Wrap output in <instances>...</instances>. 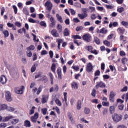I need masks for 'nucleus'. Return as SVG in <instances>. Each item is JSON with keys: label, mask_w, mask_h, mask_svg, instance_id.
I'll return each mask as SVG.
<instances>
[{"label": "nucleus", "mask_w": 128, "mask_h": 128, "mask_svg": "<svg viewBox=\"0 0 128 128\" xmlns=\"http://www.w3.org/2000/svg\"><path fill=\"white\" fill-rule=\"evenodd\" d=\"M112 118L114 122H118L122 120V114H118L116 113H114V115L112 116Z\"/></svg>", "instance_id": "obj_1"}, {"label": "nucleus", "mask_w": 128, "mask_h": 128, "mask_svg": "<svg viewBox=\"0 0 128 128\" xmlns=\"http://www.w3.org/2000/svg\"><path fill=\"white\" fill-rule=\"evenodd\" d=\"M24 86H21L20 87H16L14 88V92L18 94H24Z\"/></svg>", "instance_id": "obj_2"}, {"label": "nucleus", "mask_w": 128, "mask_h": 128, "mask_svg": "<svg viewBox=\"0 0 128 128\" xmlns=\"http://www.w3.org/2000/svg\"><path fill=\"white\" fill-rule=\"evenodd\" d=\"M82 38L84 40H85V42H92V36L89 34H84V35H83Z\"/></svg>", "instance_id": "obj_3"}, {"label": "nucleus", "mask_w": 128, "mask_h": 128, "mask_svg": "<svg viewBox=\"0 0 128 128\" xmlns=\"http://www.w3.org/2000/svg\"><path fill=\"white\" fill-rule=\"evenodd\" d=\"M99 88H106V84H104L102 81L97 82L96 86V90H98Z\"/></svg>", "instance_id": "obj_4"}, {"label": "nucleus", "mask_w": 128, "mask_h": 128, "mask_svg": "<svg viewBox=\"0 0 128 128\" xmlns=\"http://www.w3.org/2000/svg\"><path fill=\"white\" fill-rule=\"evenodd\" d=\"M45 6L46 7V10L50 12L52 8V4L50 2V1L48 0L45 3Z\"/></svg>", "instance_id": "obj_5"}, {"label": "nucleus", "mask_w": 128, "mask_h": 128, "mask_svg": "<svg viewBox=\"0 0 128 128\" xmlns=\"http://www.w3.org/2000/svg\"><path fill=\"white\" fill-rule=\"evenodd\" d=\"M38 118V113L36 112L34 116H31L30 120L32 122L36 123V120Z\"/></svg>", "instance_id": "obj_6"}, {"label": "nucleus", "mask_w": 128, "mask_h": 128, "mask_svg": "<svg viewBox=\"0 0 128 128\" xmlns=\"http://www.w3.org/2000/svg\"><path fill=\"white\" fill-rule=\"evenodd\" d=\"M6 98L8 102H12V98L10 92L8 91L6 92Z\"/></svg>", "instance_id": "obj_7"}, {"label": "nucleus", "mask_w": 128, "mask_h": 128, "mask_svg": "<svg viewBox=\"0 0 128 128\" xmlns=\"http://www.w3.org/2000/svg\"><path fill=\"white\" fill-rule=\"evenodd\" d=\"M92 70H94L92 64V63L89 62L86 66V70L88 72H92Z\"/></svg>", "instance_id": "obj_8"}, {"label": "nucleus", "mask_w": 128, "mask_h": 128, "mask_svg": "<svg viewBox=\"0 0 128 128\" xmlns=\"http://www.w3.org/2000/svg\"><path fill=\"white\" fill-rule=\"evenodd\" d=\"M114 96L116 95L114 94V92L112 91L110 92V100L112 102H114Z\"/></svg>", "instance_id": "obj_9"}, {"label": "nucleus", "mask_w": 128, "mask_h": 128, "mask_svg": "<svg viewBox=\"0 0 128 128\" xmlns=\"http://www.w3.org/2000/svg\"><path fill=\"white\" fill-rule=\"evenodd\" d=\"M48 96L43 95L42 96V98L41 99L42 104H46V102H48Z\"/></svg>", "instance_id": "obj_10"}, {"label": "nucleus", "mask_w": 128, "mask_h": 128, "mask_svg": "<svg viewBox=\"0 0 128 128\" xmlns=\"http://www.w3.org/2000/svg\"><path fill=\"white\" fill-rule=\"evenodd\" d=\"M0 82L2 83V84H4L6 83V76L2 75L0 76Z\"/></svg>", "instance_id": "obj_11"}, {"label": "nucleus", "mask_w": 128, "mask_h": 128, "mask_svg": "<svg viewBox=\"0 0 128 128\" xmlns=\"http://www.w3.org/2000/svg\"><path fill=\"white\" fill-rule=\"evenodd\" d=\"M51 34L52 36H53L54 38H58V36H60V35L58 34L56 31V29H53L51 31Z\"/></svg>", "instance_id": "obj_12"}, {"label": "nucleus", "mask_w": 128, "mask_h": 128, "mask_svg": "<svg viewBox=\"0 0 128 128\" xmlns=\"http://www.w3.org/2000/svg\"><path fill=\"white\" fill-rule=\"evenodd\" d=\"M12 118H14V117L12 116L3 117V122H8L10 120H12Z\"/></svg>", "instance_id": "obj_13"}, {"label": "nucleus", "mask_w": 128, "mask_h": 128, "mask_svg": "<svg viewBox=\"0 0 128 128\" xmlns=\"http://www.w3.org/2000/svg\"><path fill=\"white\" fill-rule=\"evenodd\" d=\"M50 22H52L50 25V28H54V26H56V22L54 21V18L52 17L50 18Z\"/></svg>", "instance_id": "obj_14"}, {"label": "nucleus", "mask_w": 128, "mask_h": 128, "mask_svg": "<svg viewBox=\"0 0 128 128\" xmlns=\"http://www.w3.org/2000/svg\"><path fill=\"white\" fill-rule=\"evenodd\" d=\"M57 74L58 75V78L62 80V68H58Z\"/></svg>", "instance_id": "obj_15"}, {"label": "nucleus", "mask_w": 128, "mask_h": 128, "mask_svg": "<svg viewBox=\"0 0 128 128\" xmlns=\"http://www.w3.org/2000/svg\"><path fill=\"white\" fill-rule=\"evenodd\" d=\"M72 88H74V90H78V86L76 82H73L71 84Z\"/></svg>", "instance_id": "obj_16"}, {"label": "nucleus", "mask_w": 128, "mask_h": 128, "mask_svg": "<svg viewBox=\"0 0 128 128\" xmlns=\"http://www.w3.org/2000/svg\"><path fill=\"white\" fill-rule=\"evenodd\" d=\"M112 26L114 27L118 26V22H114L113 23L112 22H110L109 24V28H112Z\"/></svg>", "instance_id": "obj_17"}, {"label": "nucleus", "mask_w": 128, "mask_h": 128, "mask_svg": "<svg viewBox=\"0 0 128 128\" xmlns=\"http://www.w3.org/2000/svg\"><path fill=\"white\" fill-rule=\"evenodd\" d=\"M24 126L26 128H30V122L28 120H26L24 122Z\"/></svg>", "instance_id": "obj_18"}, {"label": "nucleus", "mask_w": 128, "mask_h": 128, "mask_svg": "<svg viewBox=\"0 0 128 128\" xmlns=\"http://www.w3.org/2000/svg\"><path fill=\"white\" fill-rule=\"evenodd\" d=\"M78 16L80 17V20H84L85 18L88 16V14H78Z\"/></svg>", "instance_id": "obj_19"}, {"label": "nucleus", "mask_w": 128, "mask_h": 128, "mask_svg": "<svg viewBox=\"0 0 128 128\" xmlns=\"http://www.w3.org/2000/svg\"><path fill=\"white\" fill-rule=\"evenodd\" d=\"M85 50H88V52H92L93 48L92 46H86L84 47Z\"/></svg>", "instance_id": "obj_20"}, {"label": "nucleus", "mask_w": 128, "mask_h": 128, "mask_svg": "<svg viewBox=\"0 0 128 128\" xmlns=\"http://www.w3.org/2000/svg\"><path fill=\"white\" fill-rule=\"evenodd\" d=\"M125 30H126L124 29V28H118L117 29V32H120V34H124Z\"/></svg>", "instance_id": "obj_21"}, {"label": "nucleus", "mask_w": 128, "mask_h": 128, "mask_svg": "<svg viewBox=\"0 0 128 128\" xmlns=\"http://www.w3.org/2000/svg\"><path fill=\"white\" fill-rule=\"evenodd\" d=\"M40 80H42V82H44V84H46V82H48V80L46 76H43Z\"/></svg>", "instance_id": "obj_22"}, {"label": "nucleus", "mask_w": 128, "mask_h": 128, "mask_svg": "<svg viewBox=\"0 0 128 128\" xmlns=\"http://www.w3.org/2000/svg\"><path fill=\"white\" fill-rule=\"evenodd\" d=\"M77 110H80L82 108V101L80 100H78L76 104Z\"/></svg>", "instance_id": "obj_23"}, {"label": "nucleus", "mask_w": 128, "mask_h": 128, "mask_svg": "<svg viewBox=\"0 0 128 128\" xmlns=\"http://www.w3.org/2000/svg\"><path fill=\"white\" fill-rule=\"evenodd\" d=\"M6 108H8V106L6 104H2L0 106V110H6Z\"/></svg>", "instance_id": "obj_24"}, {"label": "nucleus", "mask_w": 128, "mask_h": 128, "mask_svg": "<svg viewBox=\"0 0 128 128\" xmlns=\"http://www.w3.org/2000/svg\"><path fill=\"white\" fill-rule=\"evenodd\" d=\"M56 16L57 18V20L58 22H60L61 23L64 22V21L62 20V18L58 14H56Z\"/></svg>", "instance_id": "obj_25"}, {"label": "nucleus", "mask_w": 128, "mask_h": 128, "mask_svg": "<svg viewBox=\"0 0 128 128\" xmlns=\"http://www.w3.org/2000/svg\"><path fill=\"white\" fill-rule=\"evenodd\" d=\"M44 88V86L42 85H40L38 90V91L36 92V94H40V92H42V88Z\"/></svg>", "instance_id": "obj_26"}, {"label": "nucleus", "mask_w": 128, "mask_h": 128, "mask_svg": "<svg viewBox=\"0 0 128 128\" xmlns=\"http://www.w3.org/2000/svg\"><path fill=\"white\" fill-rule=\"evenodd\" d=\"M64 34L65 36H68L70 35V32H68V29L66 28L64 32Z\"/></svg>", "instance_id": "obj_27"}, {"label": "nucleus", "mask_w": 128, "mask_h": 128, "mask_svg": "<svg viewBox=\"0 0 128 128\" xmlns=\"http://www.w3.org/2000/svg\"><path fill=\"white\" fill-rule=\"evenodd\" d=\"M36 66H38V64H34L31 68V72H36Z\"/></svg>", "instance_id": "obj_28"}, {"label": "nucleus", "mask_w": 128, "mask_h": 128, "mask_svg": "<svg viewBox=\"0 0 128 128\" xmlns=\"http://www.w3.org/2000/svg\"><path fill=\"white\" fill-rule=\"evenodd\" d=\"M34 110H36V107L32 106L31 110H30L29 114H34Z\"/></svg>", "instance_id": "obj_29"}, {"label": "nucleus", "mask_w": 128, "mask_h": 128, "mask_svg": "<svg viewBox=\"0 0 128 128\" xmlns=\"http://www.w3.org/2000/svg\"><path fill=\"white\" fill-rule=\"evenodd\" d=\"M51 70L52 71L54 72V74H56V64H52L51 67Z\"/></svg>", "instance_id": "obj_30"}, {"label": "nucleus", "mask_w": 128, "mask_h": 128, "mask_svg": "<svg viewBox=\"0 0 128 128\" xmlns=\"http://www.w3.org/2000/svg\"><path fill=\"white\" fill-rule=\"evenodd\" d=\"M103 43L104 44H105V46H110V42L108 41V40H105L103 42Z\"/></svg>", "instance_id": "obj_31"}, {"label": "nucleus", "mask_w": 128, "mask_h": 128, "mask_svg": "<svg viewBox=\"0 0 128 128\" xmlns=\"http://www.w3.org/2000/svg\"><path fill=\"white\" fill-rule=\"evenodd\" d=\"M22 12L26 16H28L29 13L28 8H23Z\"/></svg>", "instance_id": "obj_32"}, {"label": "nucleus", "mask_w": 128, "mask_h": 128, "mask_svg": "<svg viewBox=\"0 0 128 128\" xmlns=\"http://www.w3.org/2000/svg\"><path fill=\"white\" fill-rule=\"evenodd\" d=\"M121 24L126 27V28H128V22L126 21H122L121 22Z\"/></svg>", "instance_id": "obj_33"}, {"label": "nucleus", "mask_w": 128, "mask_h": 128, "mask_svg": "<svg viewBox=\"0 0 128 128\" xmlns=\"http://www.w3.org/2000/svg\"><path fill=\"white\" fill-rule=\"evenodd\" d=\"M110 112L111 114H112L114 112V106H111L110 108Z\"/></svg>", "instance_id": "obj_34"}, {"label": "nucleus", "mask_w": 128, "mask_h": 128, "mask_svg": "<svg viewBox=\"0 0 128 128\" xmlns=\"http://www.w3.org/2000/svg\"><path fill=\"white\" fill-rule=\"evenodd\" d=\"M106 32H108V30L106 28H102L100 31V34H106Z\"/></svg>", "instance_id": "obj_35"}, {"label": "nucleus", "mask_w": 128, "mask_h": 128, "mask_svg": "<svg viewBox=\"0 0 128 128\" xmlns=\"http://www.w3.org/2000/svg\"><path fill=\"white\" fill-rule=\"evenodd\" d=\"M55 102L56 104H57V106H62V102H60V100L56 99L55 100Z\"/></svg>", "instance_id": "obj_36"}, {"label": "nucleus", "mask_w": 128, "mask_h": 128, "mask_svg": "<svg viewBox=\"0 0 128 128\" xmlns=\"http://www.w3.org/2000/svg\"><path fill=\"white\" fill-rule=\"evenodd\" d=\"M84 112L86 114H88L90 112V110L88 108H85L84 110Z\"/></svg>", "instance_id": "obj_37"}, {"label": "nucleus", "mask_w": 128, "mask_h": 128, "mask_svg": "<svg viewBox=\"0 0 128 128\" xmlns=\"http://www.w3.org/2000/svg\"><path fill=\"white\" fill-rule=\"evenodd\" d=\"M64 40L62 39H58V48L60 50V44Z\"/></svg>", "instance_id": "obj_38"}, {"label": "nucleus", "mask_w": 128, "mask_h": 128, "mask_svg": "<svg viewBox=\"0 0 128 128\" xmlns=\"http://www.w3.org/2000/svg\"><path fill=\"white\" fill-rule=\"evenodd\" d=\"M27 56L28 58H32V51L30 50H28L26 52Z\"/></svg>", "instance_id": "obj_39"}, {"label": "nucleus", "mask_w": 128, "mask_h": 128, "mask_svg": "<svg viewBox=\"0 0 128 128\" xmlns=\"http://www.w3.org/2000/svg\"><path fill=\"white\" fill-rule=\"evenodd\" d=\"M94 42H96L97 44H100V40L98 37H94Z\"/></svg>", "instance_id": "obj_40"}, {"label": "nucleus", "mask_w": 128, "mask_h": 128, "mask_svg": "<svg viewBox=\"0 0 128 128\" xmlns=\"http://www.w3.org/2000/svg\"><path fill=\"white\" fill-rule=\"evenodd\" d=\"M2 33L4 34L5 38H8V31L6 30H4L2 32Z\"/></svg>", "instance_id": "obj_41"}, {"label": "nucleus", "mask_w": 128, "mask_h": 128, "mask_svg": "<svg viewBox=\"0 0 128 128\" xmlns=\"http://www.w3.org/2000/svg\"><path fill=\"white\" fill-rule=\"evenodd\" d=\"M57 30H58L59 32H62V26L60 24H58Z\"/></svg>", "instance_id": "obj_42"}, {"label": "nucleus", "mask_w": 128, "mask_h": 128, "mask_svg": "<svg viewBox=\"0 0 128 128\" xmlns=\"http://www.w3.org/2000/svg\"><path fill=\"white\" fill-rule=\"evenodd\" d=\"M11 122L12 124H18V119H13Z\"/></svg>", "instance_id": "obj_43"}, {"label": "nucleus", "mask_w": 128, "mask_h": 128, "mask_svg": "<svg viewBox=\"0 0 128 128\" xmlns=\"http://www.w3.org/2000/svg\"><path fill=\"white\" fill-rule=\"evenodd\" d=\"M122 64H126V62H128V58H123L122 60Z\"/></svg>", "instance_id": "obj_44"}, {"label": "nucleus", "mask_w": 128, "mask_h": 128, "mask_svg": "<svg viewBox=\"0 0 128 128\" xmlns=\"http://www.w3.org/2000/svg\"><path fill=\"white\" fill-rule=\"evenodd\" d=\"M28 50H34V46L32 45L26 48Z\"/></svg>", "instance_id": "obj_45"}, {"label": "nucleus", "mask_w": 128, "mask_h": 128, "mask_svg": "<svg viewBox=\"0 0 128 128\" xmlns=\"http://www.w3.org/2000/svg\"><path fill=\"white\" fill-rule=\"evenodd\" d=\"M12 8L14 10L15 14H18V8H16V6L15 5H14L12 6Z\"/></svg>", "instance_id": "obj_46"}, {"label": "nucleus", "mask_w": 128, "mask_h": 128, "mask_svg": "<svg viewBox=\"0 0 128 128\" xmlns=\"http://www.w3.org/2000/svg\"><path fill=\"white\" fill-rule=\"evenodd\" d=\"M124 8L123 7H121V8L117 9V11H118V12H120V14H122V12H124Z\"/></svg>", "instance_id": "obj_47"}, {"label": "nucleus", "mask_w": 128, "mask_h": 128, "mask_svg": "<svg viewBox=\"0 0 128 128\" xmlns=\"http://www.w3.org/2000/svg\"><path fill=\"white\" fill-rule=\"evenodd\" d=\"M42 114H46V112H48V109L46 108H43L42 109Z\"/></svg>", "instance_id": "obj_48"}, {"label": "nucleus", "mask_w": 128, "mask_h": 128, "mask_svg": "<svg viewBox=\"0 0 128 128\" xmlns=\"http://www.w3.org/2000/svg\"><path fill=\"white\" fill-rule=\"evenodd\" d=\"M6 128V123L2 122L0 124V128Z\"/></svg>", "instance_id": "obj_49"}, {"label": "nucleus", "mask_w": 128, "mask_h": 128, "mask_svg": "<svg viewBox=\"0 0 128 128\" xmlns=\"http://www.w3.org/2000/svg\"><path fill=\"white\" fill-rule=\"evenodd\" d=\"M14 24L16 26H18V28H20V26H22V24L18 22H16Z\"/></svg>", "instance_id": "obj_50"}, {"label": "nucleus", "mask_w": 128, "mask_h": 128, "mask_svg": "<svg viewBox=\"0 0 128 128\" xmlns=\"http://www.w3.org/2000/svg\"><path fill=\"white\" fill-rule=\"evenodd\" d=\"M40 24L41 26H44V28H46V24L44 22L42 21L40 22Z\"/></svg>", "instance_id": "obj_51"}, {"label": "nucleus", "mask_w": 128, "mask_h": 128, "mask_svg": "<svg viewBox=\"0 0 128 128\" xmlns=\"http://www.w3.org/2000/svg\"><path fill=\"white\" fill-rule=\"evenodd\" d=\"M124 104H120V105L118 106V108L120 110H124Z\"/></svg>", "instance_id": "obj_52"}, {"label": "nucleus", "mask_w": 128, "mask_h": 128, "mask_svg": "<svg viewBox=\"0 0 128 128\" xmlns=\"http://www.w3.org/2000/svg\"><path fill=\"white\" fill-rule=\"evenodd\" d=\"M100 75V70H96L94 73L95 76H98Z\"/></svg>", "instance_id": "obj_53"}, {"label": "nucleus", "mask_w": 128, "mask_h": 128, "mask_svg": "<svg viewBox=\"0 0 128 128\" xmlns=\"http://www.w3.org/2000/svg\"><path fill=\"white\" fill-rule=\"evenodd\" d=\"M82 28H84V27H82V26H79L76 28V32H80V30H82Z\"/></svg>", "instance_id": "obj_54"}, {"label": "nucleus", "mask_w": 128, "mask_h": 128, "mask_svg": "<svg viewBox=\"0 0 128 128\" xmlns=\"http://www.w3.org/2000/svg\"><path fill=\"white\" fill-rule=\"evenodd\" d=\"M70 11L72 16H74V14H76V11L74 10V9L70 8Z\"/></svg>", "instance_id": "obj_55"}, {"label": "nucleus", "mask_w": 128, "mask_h": 128, "mask_svg": "<svg viewBox=\"0 0 128 128\" xmlns=\"http://www.w3.org/2000/svg\"><path fill=\"white\" fill-rule=\"evenodd\" d=\"M72 68L74 70H80V67H78V66H72Z\"/></svg>", "instance_id": "obj_56"}, {"label": "nucleus", "mask_w": 128, "mask_h": 128, "mask_svg": "<svg viewBox=\"0 0 128 128\" xmlns=\"http://www.w3.org/2000/svg\"><path fill=\"white\" fill-rule=\"evenodd\" d=\"M28 22H32V24H34V23L36 22V21L34 20L32 18H30L28 19Z\"/></svg>", "instance_id": "obj_57"}, {"label": "nucleus", "mask_w": 128, "mask_h": 128, "mask_svg": "<svg viewBox=\"0 0 128 128\" xmlns=\"http://www.w3.org/2000/svg\"><path fill=\"white\" fill-rule=\"evenodd\" d=\"M7 110L8 112H14V108L12 107H7Z\"/></svg>", "instance_id": "obj_58"}, {"label": "nucleus", "mask_w": 128, "mask_h": 128, "mask_svg": "<svg viewBox=\"0 0 128 128\" xmlns=\"http://www.w3.org/2000/svg\"><path fill=\"white\" fill-rule=\"evenodd\" d=\"M96 89H93V90L92 91L91 94L92 96H96Z\"/></svg>", "instance_id": "obj_59"}, {"label": "nucleus", "mask_w": 128, "mask_h": 128, "mask_svg": "<svg viewBox=\"0 0 128 128\" xmlns=\"http://www.w3.org/2000/svg\"><path fill=\"white\" fill-rule=\"evenodd\" d=\"M38 58V56H36V53L33 54V59L32 60L34 61Z\"/></svg>", "instance_id": "obj_60"}, {"label": "nucleus", "mask_w": 128, "mask_h": 128, "mask_svg": "<svg viewBox=\"0 0 128 128\" xmlns=\"http://www.w3.org/2000/svg\"><path fill=\"white\" fill-rule=\"evenodd\" d=\"M90 10H91V12H96V8L92 6L89 7Z\"/></svg>", "instance_id": "obj_61"}, {"label": "nucleus", "mask_w": 128, "mask_h": 128, "mask_svg": "<svg viewBox=\"0 0 128 128\" xmlns=\"http://www.w3.org/2000/svg\"><path fill=\"white\" fill-rule=\"evenodd\" d=\"M73 38H78V39H79V40H80V39H82V36H78V35H74V36H73Z\"/></svg>", "instance_id": "obj_62"}, {"label": "nucleus", "mask_w": 128, "mask_h": 128, "mask_svg": "<svg viewBox=\"0 0 128 128\" xmlns=\"http://www.w3.org/2000/svg\"><path fill=\"white\" fill-rule=\"evenodd\" d=\"M126 90H128V86H126L121 89L120 92H126Z\"/></svg>", "instance_id": "obj_63"}, {"label": "nucleus", "mask_w": 128, "mask_h": 128, "mask_svg": "<svg viewBox=\"0 0 128 128\" xmlns=\"http://www.w3.org/2000/svg\"><path fill=\"white\" fill-rule=\"evenodd\" d=\"M117 128H127L126 126L124 125H119Z\"/></svg>", "instance_id": "obj_64"}]
</instances>
